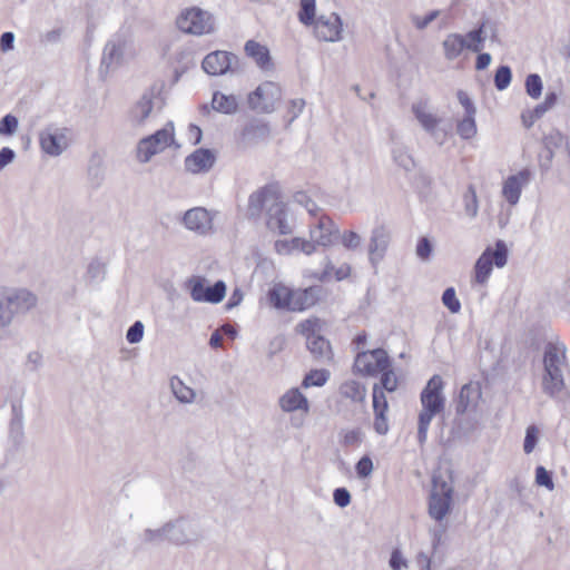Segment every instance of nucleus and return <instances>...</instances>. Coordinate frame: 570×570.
Returning a JSON list of instances; mask_svg holds the SVG:
<instances>
[{
  "label": "nucleus",
  "instance_id": "obj_1",
  "mask_svg": "<svg viewBox=\"0 0 570 570\" xmlns=\"http://www.w3.org/2000/svg\"><path fill=\"white\" fill-rule=\"evenodd\" d=\"M264 210L267 215L266 225L271 230H276L281 235L292 233L286 217V206L277 184L266 185L249 196L247 215L257 219Z\"/></svg>",
  "mask_w": 570,
  "mask_h": 570
},
{
  "label": "nucleus",
  "instance_id": "obj_2",
  "mask_svg": "<svg viewBox=\"0 0 570 570\" xmlns=\"http://www.w3.org/2000/svg\"><path fill=\"white\" fill-rule=\"evenodd\" d=\"M543 373L541 389L550 397L558 396L564 389V371L568 368L567 348L559 341L548 342L543 347Z\"/></svg>",
  "mask_w": 570,
  "mask_h": 570
},
{
  "label": "nucleus",
  "instance_id": "obj_3",
  "mask_svg": "<svg viewBox=\"0 0 570 570\" xmlns=\"http://www.w3.org/2000/svg\"><path fill=\"white\" fill-rule=\"evenodd\" d=\"M444 381L435 374L426 383L420 395L422 410L417 420V440L421 445L426 441L428 430L431 421L445 409V396L443 394Z\"/></svg>",
  "mask_w": 570,
  "mask_h": 570
},
{
  "label": "nucleus",
  "instance_id": "obj_4",
  "mask_svg": "<svg viewBox=\"0 0 570 570\" xmlns=\"http://www.w3.org/2000/svg\"><path fill=\"white\" fill-rule=\"evenodd\" d=\"M379 375H381L380 382L374 383L372 387L373 428L377 434L385 435L389 432V403L385 392L396 391L399 379L392 368V364Z\"/></svg>",
  "mask_w": 570,
  "mask_h": 570
},
{
  "label": "nucleus",
  "instance_id": "obj_5",
  "mask_svg": "<svg viewBox=\"0 0 570 570\" xmlns=\"http://www.w3.org/2000/svg\"><path fill=\"white\" fill-rule=\"evenodd\" d=\"M320 318H308L297 325L298 332L305 336L306 346L315 360L330 362L333 358L331 345L327 340L320 335L322 331Z\"/></svg>",
  "mask_w": 570,
  "mask_h": 570
},
{
  "label": "nucleus",
  "instance_id": "obj_6",
  "mask_svg": "<svg viewBox=\"0 0 570 570\" xmlns=\"http://www.w3.org/2000/svg\"><path fill=\"white\" fill-rule=\"evenodd\" d=\"M391 365V357L384 348L360 351L353 363V373L361 376L376 377Z\"/></svg>",
  "mask_w": 570,
  "mask_h": 570
},
{
  "label": "nucleus",
  "instance_id": "obj_7",
  "mask_svg": "<svg viewBox=\"0 0 570 570\" xmlns=\"http://www.w3.org/2000/svg\"><path fill=\"white\" fill-rule=\"evenodd\" d=\"M174 142V124L167 122L164 128L142 138L137 146V158L147 163L153 156L161 153Z\"/></svg>",
  "mask_w": 570,
  "mask_h": 570
},
{
  "label": "nucleus",
  "instance_id": "obj_8",
  "mask_svg": "<svg viewBox=\"0 0 570 570\" xmlns=\"http://www.w3.org/2000/svg\"><path fill=\"white\" fill-rule=\"evenodd\" d=\"M508 261V248L503 240H498L495 249L488 247L478 258L474 266V279L479 284L487 283L491 275L493 264L503 267Z\"/></svg>",
  "mask_w": 570,
  "mask_h": 570
},
{
  "label": "nucleus",
  "instance_id": "obj_9",
  "mask_svg": "<svg viewBox=\"0 0 570 570\" xmlns=\"http://www.w3.org/2000/svg\"><path fill=\"white\" fill-rule=\"evenodd\" d=\"M177 27L185 33L200 36L210 33L214 30L215 22L209 12L194 7L179 14Z\"/></svg>",
  "mask_w": 570,
  "mask_h": 570
},
{
  "label": "nucleus",
  "instance_id": "obj_10",
  "mask_svg": "<svg viewBox=\"0 0 570 570\" xmlns=\"http://www.w3.org/2000/svg\"><path fill=\"white\" fill-rule=\"evenodd\" d=\"M453 488L450 483L433 476V488L429 501V514L441 522L451 510Z\"/></svg>",
  "mask_w": 570,
  "mask_h": 570
},
{
  "label": "nucleus",
  "instance_id": "obj_11",
  "mask_svg": "<svg viewBox=\"0 0 570 570\" xmlns=\"http://www.w3.org/2000/svg\"><path fill=\"white\" fill-rule=\"evenodd\" d=\"M281 98V89L274 82H264L248 96V105L252 109L269 112Z\"/></svg>",
  "mask_w": 570,
  "mask_h": 570
},
{
  "label": "nucleus",
  "instance_id": "obj_12",
  "mask_svg": "<svg viewBox=\"0 0 570 570\" xmlns=\"http://www.w3.org/2000/svg\"><path fill=\"white\" fill-rule=\"evenodd\" d=\"M238 65V58L227 51H214L208 53L203 60V69L208 75L217 76L234 71Z\"/></svg>",
  "mask_w": 570,
  "mask_h": 570
},
{
  "label": "nucleus",
  "instance_id": "obj_13",
  "mask_svg": "<svg viewBox=\"0 0 570 570\" xmlns=\"http://www.w3.org/2000/svg\"><path fill=\"white\" fill-rule=\"evenodd\" d=\"M314 33L323 41H337L341 39L342 21L338 14L320 16L314 22Z\"/></svg>",
  "mask_w": 570,
  "mask_h": 570
},
{
  "label": "nucleus",
  "instance_id": "obj_14",
  "mask_svg": "<svg viewBox=\"0 0 570 570\" xmlns=\"http://www.w3.org/2000/svg\"><path fill=\"white\" fill-rule=\"evenodd\" d=\"M482 399V390L478 382L464 384L459 393L455 411L458 414H464L469 411H476Z\"/></svg>",
  "mask_w": 570,
  "mask_h": 570
},
{
  "label": "nucleus",
  "instance_id": "obj_15",
  "mask_svg": "<svg viewBox=\"0 0 570 570\" xmlns=\"http://www.w3.org/2000/svg\"><path fill=\"white\" fill-rule=\"evenodd\" d=\"M531 179V171L527 168L520 170L518 174L509 176L502 187V195L505 200L514 206L518 204L521 191L524 186L529 184Z\"/></svg>",
  "mask_w": 570,
  "mask_h": 570
},
{
  "label": "nucleus",
  "instance_id": "obj_16",
  "mask_svg": "<svg viewBox=\"0 0 570 570\" xmlns=\"http://www.w3.org/2000/svg\"><path fill=\"white\" fill-rule=\"evenodd\" d=\"M68 130H51L50 128L45 129L40 132V146L41 149L51 156H58L63 149L68 147L69 138L67 136Z\"/></svg>",
  "mask_w": 570,
  "mask_h": 570
},
{
  "label": "nucleus",
  "instance_id": "obj_17",
  "mask_svg": "<svg viewBox=\"0 0 570 570\" xmlns=\"http://www.w3.org/2000/svg\"><path fill=\"white\" fill-rule=\"evenodd\" d=\"M323 294V287L315 285L304 289H293L292 312H299L314 306Z\"/></svg>",
  "mask_w": 570,
  "mask_h": 570
},
{
  "label": "nucleus",
  "instance_id": "obj_18",
  "mask_svg": "<svg viewBox=\"0 0 570 570\" xmlns=\"http://www.w3.org/2000/svg\"><path fill=\"white\" fill-rule=\"evenodd\" d=\"M157 102L158 108L160 109L163 106V99L160 96L156 94L154 89L146 91L131 109L132 120L138 125L142 124L148 118Z\"/></svg>",
  "mask_w": 570,
  "mask_h": 570
},
{
  "label": "nucleus",
  "instance_id": "obj_19",
  "mask_svg": "<svg viewBox=\"0 0 570 570\" xmlns=\"http://www.w3.org/2000/svg\"><path fill=\"white\" fill-rule=\"evenodd\" d=\"M333 220L325 214L320 215L311 224V238L317 245L327 246L332 243Z\"/></svg>",
  "mask_w": 570,
  "mask_h": 570
},
{
  "label": "nucleus",
  "instance_id": "obj_20",
  "mask_svg": "<svg viewBox=\"0 0 570 570\" xmlns=\"http://www.w3.org/2000/svg\"><path fill=\"white\" fill-rule=\"evenodd\" d=\"M185 226L200 234H205L212 229V217L205 208L189 209L184 216Z\"/></svg>",
  "mask_w": 570,
  "mask_h": 570
},
{
  "label": "nucleus",
  "instance_id": "obj_21",
  "mask_svg": "<svg viewBox=\"0 0 570 570\" xmlns=\"http://www.w3.org/2000/svg\"><path fill=\"white\" fill-rule=\"evenodd\" d=\"M215 163V155L209 149H197L185 159L186 169L193 174L209 170Z\"/></svg>",
  "mask_w": 570,
  "mask_h": 570
},
{
  "label": "nucleus",
  "instance_id": "obj_22",
  "mask_svg": "<svg viewBox=\"0 0 570 570\" xmlns=\"http://www.w3.org/2000/svg\"><path fill=\"white\" fill-rule=\"evenodd\" d=\"M390 230L384 226H376L371 236L368 252L372 261L381 259L384 256L390 243Z\"/></svg>",
  "mask_w": 570,
  "mask_h": 570
},
{
  "label": "nucleus",
  "instance_id": "obj_23",
  "mask_svg": "<svg viewBox=\"0 0 570 570\" xmlns=\"http://www.w3.org/2000/svg\"><path fill=\"white\" fill-rule=\"evenodd\" d=\"M279 406L285 412L303 411L307 413L309 404L306 396L296 387L288 390L281 399Z\"/></svg>",
  "mask_w": 570,
  "mask_h": 570
},
{
  "label": "nucleus",
  "instance_id": "obj_24",
  "mask_svg": "<svg viewBox=\"0 0 570 570\" xmlns=\"http://www.w3.org/2000/svg\"><path fill=\"white\" fill-rule=\"evenodd\" d=\"M245 52L252 58L256 65L264 70H269L273 67L269 50L266 46L261 45L255 40H248L245 43Z\"/></svg>",
  "mask_w": 570,
  "mask_h": 570
},
{
  "label": "nucleus",
  "instance_id": "obj_25",
  "mask_svg": "<svg viewBox=\"0 0 570 570\" xmlns=\"http://www.w3.org/2000/svg\"><path fill=\"white\" fill-rule=\"evenodd\" d=\"M293 289L283 285H274L267 293L269 304L277 309L291 311Z\"/></svg>",
  "mask_w": 570,
  "mask_h": 570
},
{
  "label": "nucleus",
  "instance_id": "obj_26",
  "mask_svg": "<svg viewBox=\"0 0 570 570\" xmlns=\"http://www.w3.org/2000/svg\"><path fill=\"white\" fill-rule=\"evenodd\" d=\"M338 393L343 399L350 400L353 403H364L366 399V387L364 384L356 380H346L340 387Z\"/></svg>",
  "mask_w": 570,
  "mask_h": 570
},
{
  "label": "nucleus",
  "instance_id": "obj_27",
  "mask_svg": "<svg viewBox=\"0 0 570 570\" xmlns=\"http://www.w3.org/2000/svg\"><path fill=\"white\" fill-rule=\"evenodd\" d=\"M271 134L269 126L263 121H253L242 131V140L245 144H256L266 140Z\"/></svg>",
  "mask_w": 570,
  "mask_h": 570
},
{
  "label": "nucleus",
  "instance_id": "obj_28",
  "mask_svg": "<svg viewBox=\"0 0 570 570\" xmlns=\"http://www.w3.org/2000/svg\"><path fill=\"white\" fill-rule=\"evenodd\" d=\"M7 303H9V305H12L14 313L28 311L36 304V297L27 291H7Z\"/></svg>",
  "mask_w": 570,
  "mask_h": 570
},
{
  "label": "nucleus",
  "instance_id": "obj_29",
  "mask_svg": "<svg viewBox=\"0 0 570 570\" xmlns=\"http://www.w3.org/2000/svg\"><path fill=\"white\" fill-rule=\"evenodd\" d=\"M444 56L448 60L456 59L465 49V38L460 33H450L442 42Z\"/></svg>",
  "mask_w": 570,
  "mask_h": 570
},
{
  "label": "nucleus",
  "instance_id": "obj_30",
  "mask_svg": "<svg viewBox=\"0 0 570 570\" xmlns=\"http://www.w3.org/2000/svg\"><path fill=\"white\" fill-rule=\"evenodd\" d=\"M412 110L419 122L428 131H432L439 125V119L434 115L426 111L425 102L414 104L412 106Z\"/></svg>",
  "mask_w": 570,
  "mask_h": 570
},
{
  "label": "nucleus",
  "instance_id": "obj_31",
  "mask_svg": "<svg viewBox=\"0 0 570 570\" xmlns=\"http://www.w3.org/2000/svg\"><path fill=\"white\" fill-rule=\"evenodd\" d=\"M212 105L215 110L225 114H232L237 109L236 98L234 96H226L220 92L214 94Z\"/></svg>",
  "mask_w": 570,
  "mask_h": 570
},
{
  "label": "nucleus",
  "instance_id": "obj_32",
  "mask_svg": "<svg viewBox=\"0 0 570 570\" xmlns=\"http://www.w3.org/2000/svg\"><path fill=\"white\" fill-rule=\"evenodd\" d=\"M484 23H481V26L478 29H474L470 32H468L465 38V49H469L473 52H481L483 49L484 43Z\"/></svg>",
  "mask_w": 570,
  "mask_h": 570
},
{
  "label": "nucleus",
  "instance_id": "obj_33",
  "mask_svg": "<svg viewBox=\"0 0 570 570\" xmlns=\"http://www.w3.org/2000/svg\"><path fill=\"white\" fill-rule=\"evenodd\" d=\"M330 375H331L330 371H327L325 368L312 370L303 379L302 386L305 389H308L312 386H323L328 381Z\"/></svg>",
  "mask_w": 570,
  "mask_h": 570
},
{
  "label": "nucleus",
  "instance_id": "obj_34",
  "mask_svg": "<svg viewBox=\"0 0 570 570\" xmlns=\"http://www.w3.org/2000/svg\"><path fill=\"white\" fill-rule=\"evenodd\" d=\"M171 391L184 403H189L195 397V392L189 386H186L179 379L173 377L170 381Z\"/></svg>",
  "mask_w": 570,
  "mask_h": 570
},
{
  "label": "nucleus",
  "instance_id": "obj_35",
  "mask_svg": "<svg viewBox=\"0 0 570 570\" xmlns=\"http://www.w3.org/2000/svg\"><path fill=\"white\" fill-rule=\"evenodd\" d=\"M298 19L306 26L313 24L315 19V0H301Z\"/></svg>",
  "mask_w": 570,
  "mask_h": 570
},
{
  "label": "nucleus",
  "instance_id": "obj_36",
  "mask_svg": "<svg viewBox=\"0 0 570 570\" xmlns=\"http://www.w3.org/2000/svg\"><path fill=\"white\" fill-rule=\"evenodd\" d=\"M458 134L463 139L472 138L476 134L474 116H464V118L458 124Z\"/></svg>",
  "mask_w": 570,
  "mask_h": 570
},
{
  "label": "nucleus",
  "instance_id": "obj_37",
  "mask_svg": "<svg viewBox=\"0 0 570 570\" xmlns=\"http://www.w3.org/2000/svg\"><path fill=\"white\" fill-rule=\"evenodd\" d=\"M363 440V433L360 429H352L342 433V445L346 449L357 448Z\"/></svg>",
  "mask_w": 570,
  "mask_h": 570
},
{
  "label": "nucleus",
  "instance_id": "obj_38",
  "mask_svg": "<svg viewBox=\"0 0 570 570\" xmlns=\"http://www.w3.org/2000/svg\"><path fill=\"white\" fill-rule=\"evenodd\" d=\"M226 286L224 282L218 281L213 286L206 288L204 302L219 303L224 298Z\"/></svg>",
  "mask_w": 570,
  "mask_h": 570
},
{
  "label": "nucleus",
  "instance_id": "obj_39",
  "mask_svg": "<svg viewBox=\"0 0 570 570\" xmlns=\"http://www.w3.org/2000/svg\"><path fill=\"white\" fill-rule=\"evenodd\" d=\"M205 279L202 277H193L188 281V286L190 288V296L196 302H204L206 288L204 285Z\"/></svg>",
  "mask_w": 570,
  "mask_h": 570
},
{
  "label": "nucleus",
  "instance_id": "obj_40",
  "mask_svg": "<svg viewBox=\"0 0 570 570\" xmlns=\"http://www.w3.org/2000/svg\"><path fill=\"white\" fill-rule=\"evenodd\" d=\"M464 208H465V213L466 215H469L470 217H475L476 214H478V197H476V191H475V188L470 185L468 187V190L464 195Z\"/></svg>",
  "mask_w": 570,
  "mask_h": 570
},
{
  "label": "nucleus",
  "instance_id": "obj_41",
  "mask_svg": "<svg viewBox=\"0 0 570 570\" xmlns=\"http://www.w3.org/2000/svg\"><path fill=\"white\" fill-rule=\"evenodd\" d=\"M6 296H8L7 289L1 291L0 292V325H2V326L9 324L14 314V309H13L12 305H9V303H7Z\"/></svg>",
  "mask_w": 570,
  "mask_h": 570
},
{
  "label": "nucleus",
  "instance_id": "obj_42",
  "mask_svg": "<svg viewBox=\"0 0 570 570\" xmlns=\"http://www.w3.org/2000/svg\"><path fill=\"white\" fill-rule=\"evenodd\" d=\"M527 94L531 98H539L542 92V80L537 73H531L525 79Z\"/></svg>",
  "mask_w": 570,
  "mask_h": 570
},
{
  "label": "nucleus",
  "instance_id": "obj_43",
  "mask_svg": "<svg viewBox=\"0 0 570 570\" xmlns=\"http://www.w3.org/2000/svg\"><path fill=\"white\" fill-rule=\"evenodd\" d=\"M442 303L449 308L451 313H459L461 309V303L455 295L453 287H449L443 292Z\"/></svg>",
  "mask_w": 570,
  "mask_h": 570
},
{
  "label": "nucleus",
  "instance_id": "obj_44",
  "mask_svg": "<svg viewBox=\"0 0 570 570\" xmlns=\"http://www.w3.org/2000/svg\"><path fill=\"white\" fill-rule=\"evenodd\" d=\"M546 114L544 108L539 105L533 109L525 110L521 115L522 124L525 128H530L533 124Z\"/></svg>",
  "mask_w": 570,
  "mask_h": 570
},
{
  "label": "nucleus",
  "instance_id": "obj_45",
  "mask_svg": "<svg viewBox=\"0 0 570 570\" xmlns=\"http://www.w3.org/2000/svg\"><path fill=\"white\" fill-rule=\"evenodd\" d=\"M511 81V70L507 66L498 68L494 77V85L499 90L505 89Z\"/></svg>",
  "mask_w": 570,
  "mask_h": 570
},
{
  "label": "nucleus",
  "instance_id": "obj_46",
  "mask_svg": "<svg viewBox=\"0 0 570 570\" xmlns=\"http://www.w3.org/2000/svg\"><path fill=\"white\" fill-rule=\"evenodd\" d=\"M539 430L535 425H530L527 429L523 450L527 454L531 453L538 442Z\"/></svg>",
  "mask_w": 570,
  "mask_h": 570
},
{
  "label": "nucleus",
  "instance_id": "obj_47",
  "mask_svg": "<svg viewBox=\"0 0 570 570\" xmlns=\"http://www.w3.org/2000/svg\"><path fill=\"white\" fill-rule=\"evenodd\" d=\"M295 199L304 205L308 212V214L312 216L313 219L317 218L320 215H323L324 213L322 212L321 208H318L316 206V204L314 202H312L309 198H307V196L303 193H298L296 196H295Z\"/></svg>",
  "mask_w": 570,
  "mask_h": 570
},
{
  "label": "nucleus",
  "instance_id": "obj_48",
  "mask_svg": "<svg viewBox=\"0 0 570 570\" xmlns=\"http://www.w3.org/2000/svg\"><path fill=\"white\" fill-rule=\"evenodd\" d=\"M535 482L539 485L546 487L548 490H553L554 489V484H553V481H552V475L543 466H538L535 469Z\"/></svg>",
  "mask_w": 570,
  "mask_h": 570
},
{
  "label": "nucleus",
  "instance_id": "obj_49",
  "mask_svg": "<svg viewBox=\"0 0 570 570\" xmlns=\"http://www.w3.org/2000/svg\"><path fill=\"white\" fill-rule=\"evenodd\" d=\"M18 128V120L12 115H7L2 118L0 121V134L10 136L12 135Z\"/></svg>",
  "mask_w": 570,
  "mask_h": 570
},
{
  "label": "nucleus",
  "instance_id": "obj_50",
  "mask_svg": "<svg viewBox=\"0 0 570 570\" xmlns=\"http://www.w3.org/2000/svg\"><path fill=\"white\" fill-rule=\"evenodd\" d=\"M358 478H367L373 471V462L370 456H363L355 466Z\"/></svg>",
  "mask_w": 570,
  "mask_h": 570
},
{
  "label": "nucleus",
  "instance_id": "obj_51",
  "mask_svg": "<svg viewBox=\"0 0 570 570\" xmlns=\"http://www.w3.org/2000/svg\"><path fill=\"white\" fill-rule=\"evenodd\" d=\"M144 335V325L141 322L137 321L131 325L127 332L126 338L129 343H138L141 341Z\"/></svg>",
  "mask_w": 570,
  "mask_h": 570
},
{
  "label": "nucleus",
  "instance_id": "obj_52",
  "mask_svg": "<svg viewBox=\"0 0 570 570\" xmlns=\"http://www.w3.org/2000/svg\"><path fill=\"white\" fill-rule=\"evenodd\" d=\"M161 532L166 533L168 537V540L173 541L176 544H183V543L187 542V538L179 534L181 532V527L179 524L167 527V528L163 529Z\"/></svg>",
  "mask_w": 570,
  "mask_h": 570
},
{
  "label": "nucleus",
  "instance_id": "obj_53",
  "mask_svg": "<svg viewBox=\"0 0 570 570\" xmlns=\"http://www.w3.org/2000/svg\"><path fill=\"white\" fill-rule=\"evenodd\" d=\"M334 272H335L334 265L332 264L331 261L327 259L325 263L324 269L321 273H312L311 277H313L320 282H327V281H331L332 278H334Z\"/></svg>",
  "mask_w": 570,
  "mask_h": 570
},
{
  "label": "nucleus",
  "instance_id": "obj_54",
  "mask_svg": "<svg viewBox=\"0 0 570 570\" xmlns=\"http://www.w3.org/2000/svg\"><path fill=\"white\" fill-rule=\"evenodd\" d=\"M432 252V245L426 237H422L416 245V255L425 261L430 257Z\"/></svg>",
  "mask_w": 570,
  "mask_h": 570
},
{
  "label": "nucleus",
  "instance_id": "obj_55",
  "mask_svg": "<svg viewBox=\"0 0 570 570\" xmlns=\"http://www.w3.org/2000/svg\"><path fill=\"white\" fill-rule=\"evenodd\" d=\"M456 96H458L460 104L463 106V108L465 110V115L474 116L475 107H474L473 102L471 101V99L469 98L468 94L464 92L463 90H459Z\"/></svg>",
  "mask_w": 570,
  "mask_h": 570
},
{
  "label": "nucleus",
  "instance_id": "obj_56",
  "mask_svg": "<svg viewBox=\"0 0 570 570\" xmlns=\"http://www.w3.org/2000/svg\"><path fill=\"white\" fill-rule=\"evenodd\" d=\"M334 502L341 507L344 508L350 504L351 502V495L348 491L344 488H338L334 491Z\"/></svg>",
  "mask_w": 570,
  "mask_h": 570
},
{
  "label": "nucleus",
  "instance_id": "obj_57",
  "mask_svg": "<svg viewBox=\"0 0 570 570\" xmlns=\"http://www.w3.org/2000/svg\"><path fill=\"white\" fill-rule=\"evenodd\" d=\"M343 245L348 249H354L361 244V237L354 232H346L342 237Z\"/></svg>",
  "mask_w": 570,
  "mask_h": 570
},
{
  "label": "nucleus",
  "instance_id": "obj_58",
  "mask_svg": "<svg viewBox=\"0 0 570 570\" xmlns=\"http://www.w3.org/2000/svg\"><path fill=\"white\" fill-rule=\"evenodd\" d=\"M305 106V101L302 98H296L289 101L288 104V115L291 116V120L295 119Z\"/></svg>",
  "mask_w": 570,
  "mask_h": 570
},
{
  "label": "nucleus",
  "instance_id": "obj_59",
  "mask_svg": "<svg viewBox=\"0 0 570 570\" xmlns=\"http://www.w3.org/2000/svg\"><path fill=\"white\" fill-rule=\"evenodd\" d=\"M439 14H440L439 10H433L422 18L416 17L414 19V24L419 29H424L429 23H431L434 19H436L439 17Z\"/></svg>",
  "mask_w": 570,
  "mask_h": 570
},
{
  "label": "nucleus",
  "instance_id": "obj_60",
  "mask_svg": "<svg viewBox=\"0 0 570 570\" xmlns=\"http://www.w3.org/2000/svg\"><path fill=\"white\" fill-rule=\"evenodd\" d=\"M390 566L394 570H399V569H401V567L406 566V561L403 559V557L399 550H394L392 552V556L390 559Z\"/></svg>",
  "mask_w": 570,
  "mask_h": 570
},
{
  "label": "nucleus",
  "instance_id": "obj_61",
  "mask_svg": "<svg viewBox=\"0 0 570 570\" xmlns=\"http://www.w3.org/2000/svg\"><path fill=\"white\" fill-rule=\"evenodd\" d=\"M188 139L193 145H197L202 140V130L198 126L190 124L188 126Z\"/></svg>",
  "mask_w": 570,
  "mask_h": 570
},
{
  "label": "nucleus",
  "instance_id": "obj_62",
  "mask_svg": "<svg viewBox=\"0 0 570 570\" xmlns=\"http://www.w3.org/2000/svg\"><path fill=\"white\" fill-rule=\"evenodd\" d=\"M14 158V153L12 149L8 147H3L0 150V169H2L4 166H7L9 163H11Z\"/></svg>",
  "mask_w": 570,
  "mask_h": 570
},
{
  "label": "nucleus",
  "instance_id": "obj_63",
  "mask_svg": "<svg viewBox=\"0 0 570 570\" xmlns=\"http://www.w3.org/2000/svg\"><path fill=\"white\" fill-rule=\"evenodd\" d=\"M13 33L4 32L0 38V47L2 51H8L13 47Z\"/></svg>",
  "mask_w": 570,
  "mask_h": 570
},
{
  "label": "nucleus",
  "instance_id": "obj_64",
  "mask_svg": "<svg viewBox=\"0 0 570 570\" xmlns=\"http://www.w3.org/2000/svg\"><path fill=\"white\" fill-rule=\"evenodd\" d=\"M394 159L405 169H409L413 165L412 158L405 153H401L400 155L394 154Z\"/></svg>",
  "mask_w": 570,
  "mask_h": 570
}]
</instances>
